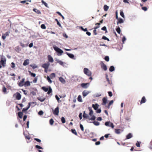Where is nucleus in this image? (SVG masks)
Returning <instances> with one entry per match:
<instances>
[{"label":"nucleus","mask_w":152,"mask_h":152,"mask_svg":"<svg viewBox=\"0 0 152 152\" xmlns=\"http://www.w3.org/2000/svg\"><path fill=\"white\" fill-rule=\"evenodd\" d=\"M36 104L37 103L36 102H30L28 103V105L26 107L23 109L22 110V112H25L29 109L31 106H32V107H33L36 105Z\"/></svg>","instance_id":"f257e3e1"},{"label":"nucleus","mask_w":152,"mask_h":152,"mask_svg":"<svg viewBox=\"0 0 152 152\" xmlns=\"http://www.w3.org/2000/svg\"><path fill=\"white\" fill-rule=\"evenodd\" d=\"M54 50L56 52L58 56H60L63 53V51L56 45L53 46Z\"/></svg>","instance_id":"f03ea898"},{"label":"nucleus","mask_w":152,"mask_h":152,"mask_svg":"<svg viewBox=\"0 0 152 152\" xmlns=\"http://www.w3.org/2000/svg\"><path fill=\"white\" fill-rule=\"evenodd\" d=\"M41 89L45 92H46L48 91L47 94H49L52 92V89L50 86H49L48 88L45 86H42Z\"/></svg>","instance_id":"7ed1b4c3"},{"label":"nucleus","mask_w":152,"mask_h":152,"mask_svg":"<svg viewBox=\"0 0 152 152\" xmlns=\"http://www.w3.org/2000/svg\"><path fill=\"white\" fill-rule=\"evenodd\" d=\"M83 72L84 73L88 76L89 77L91 75L92 73L87 68H85L83 69Z\"/></svg>","instance_id":"20e7f679"},{"label":"nucleus","mask_w":152,"mask_h":152,"mask_svg":"<svg viewBox=\"0 0 152 152\" xmlns=\"http://www.w3.org/2000/svg\"><path fill=\"white\" fill-rule=\"evenodd\" d=\"M104 125L110 127H111L112 128H114V125L113 123L110 121H107L105 122Z\"/></svg>","instance_id":"39448f33"},{"label":"nucleus","mask_w":152,"mask_h":152,"mask_svg":"<svg viewBox=\"0 0 152 152\" xmlns=\"http://www.w3.org/2000/svg\"><path fill=\"white\" fill-rule=\"evenodd\" d=\"M6 59L4 57H2L0 61V64L3 67L5 66L6 64Z\"/></svg>","instance_id":"423d86ee"},{"label":"nucleus","mask_w":152,"mask_h":152,"mask_svg":"<svg viewBox=\"0 0 152 152\" xmlns=\"http://www.w3.org/2000/svg\"><path fill=\"white\" fill-rule=\"evenodd\" d=\"M100 64L102 68L104 71H106L107 69V66L102 61L100 62Z\"/></svg>","instance_id":"0eeeda50"},{"label":"nucleus","mask_w":152,"mask_h":152,"mask_svg":"<svg viewBox=\"0 0 152 152\" xmlns=\"http://www.w3.org/2000/svg\"><path fill=\"white\" fill-rule=\"evenodd\" d=\"M59 112V107H57L54 110H53V114L56 115H58Z\"/></svg>","instance_id":"6e6552de"},{"label":"nucleus","mask_w":152,"mask_h":152,"mask_svg":"<svg viewBox=\"0 0 152 152\" xmlns=\"http://www.w3.org/2000/svg\"><path fill=\"white\" fill-rule=\"evenodd\" d=\"M50 65V63L48 62L47 63H44L42 64V67L45 69H48Z\"/></svg>","instance_id":"1a4fd4ad"},{"label":"nucleus","mask_w":152,"mask_h":152,"mask_svg":"<svg viewBox=\"0 0 152 152\" xmlns=\"http://www.w3.org/2000/svg\"><path fill=\"white\" fill-rule=\"evenodd\" d=\"M64 53L67 54L70 58H72L73 59H75V58H74L75 56L74 54L69 53L67 52H65Z\"/></svg>","instance_id":"9d476101"},{"label":"nucleus","mask_w":152,"mask_h":152,"mask_svg":"<svg viewBox=\"0 0 152 152\" xmlns=\"http://www.w3.org/2000/svg\"><path fill=\"white\" fill-rule=\"evenodd\" d=\"M89 83H82L81 84V87L85 88H87L89 86Z\"/></svg>","instance_id":"9b49d317"},{"label":"nucleus","mask_w":152,"mask_h":152,"mask_svg":"<svg viewBox=\"0 0 152 152\" xmlns=\"http://www.w3.org/2000/svg\"><path fill=\"white\" fill-rule=\"evenodd\" d=\"M16 95L15 98L16 99L18 100H20L21 98V95L19 92H17L16 93Z\"/></svg>","instance_id":"f8f14e48"},{"label":"nucleus","mask_w":152,"mask_h":152,"mask_svg":"<svg viewBox=\"0 0 152 152\" xmlns=\"http://www.w3.org/2000/svg\"><path fill=\"white\" fill-rule=\"evenodd\" d=\"M90 91H87L86 90H84L82 92V94L83 96L84 97L87 96L89 93Z\"/></svg>","instance_id":"ddd939ff"},{"label":"nucleus","mask_w":152,"mask_h":152,"mask_svg":"<svg viewBox=\"0 0 152 152\" xmlns=\"http://www.w3.org/2000/svg\"><path fill=\"white\" fill-rule=\"evenodd\" d=\"M25 80V79L24 78H23L20 82L18 83V85L19 87H21L24 86L23 83L24 82Z\"/></svg>","instance_id":"4468645a"},{"label":"nucleus","mask_w":152,"mask_h":152,"mask_svg":"<svg viewBox=\"0 0 152 152\" xmlns=\"http://www.w3.org/2000/svg\"><path fill=\"white\" fill-rule=\"evenodd\" d=\"M99 105L97 103H96L95 104H92V107L94 109L96 110H97L99 108Z\"/></svg>","instance_id":"2eb2a0df"},{"label":"nucleus","mask_w":152,"mask_h":152,"mask_svg":"<svg viewBox=\"0 0 152 152\" xmlns=\"http://www.w3.org/2000/svg\"><path fill=\"white\" fill-rule=\"evenodd\" d=\"M87 122L89 123H93L96 126H98L99 125L100 123L98 122V121H94L92 122L90 121L88 122V121H87Z\"/></svg>","instance_id":"dca6fc26"},{"label":"nucleus","mask_w":152,"mask_h":152,"mask_svg":"<svg viewBox=\"0 0 152 152\" xmlns=\"http://www.w3.org/2000/svg\"><path fill=\"white\" fill-rule=\"evenodd\" d=\"M48 60L49 62L52 63L53 62L54 60L52 57L50 55H48Z\"/></svg>","instance_id":"f3484780"},{"label":"nucleus","mask_w":152,"mask_h":152,"mask_svg":"<svg viewBox=\"0 0 152 152\" xmlns=\"http://www.w3.org/2000/svg\"><path fill=\"white\" fill-rule=\"evenodd\" d=\"M102 104L104 105H105L107 102V98L105 97H104L102 99Z\"/></svg>","instance_id":"a211bd4d"},{"label":"nucleus","mask_w":152,"mask_h":152,"mask_svg":"<svg viewBox=\"0 0 152 152\" xmlns=\"http://www.w3.org/2000/svg\"><path fill=\"white\" fill-rule=\"evenodd\" d=\"M133 137V135L131 133H129L126 136V139H129Z\"/></svg>","instance_id":"6ab92c4d"},{"label":"nucleus","mask_w":152,"mask_h":152,"mask_svg":"<svg viewBox=\"0 0 152 152\" xmlns=\"http://www.w3.org/2000/svg\"><path fill=\"white\" fill-rule=\"evenodd\" d=\"M88 109L89 111V115L90 116H92V115H93V111L92 110V108L90 107H88Z\"/></svg>","instance_id":"aec40b11"},{"label":"nucleus","mask_w":152,"mask_h":152,"mask_svg":"<svg viewBox=\"0 0 152 152\" xmlns=\"http://www.w3.org/2000/svg\"><path fill=\"white\" fill-rule=\"evenodd\" d=\"M29 60L28 59H27L25 60L24 61L23 64L24 66H26L29 64Z\"/></svg>","instance_id":"412c9836"},{"label":"nucleus","mask_w":152,"mask_h":152,"mask_svg":"<svg viewBox=\"0 0 152 152\" xmlns=\"http://www.w3.org/2000/svg\"><path fill=\"white\" fill-rule=\"evenodd\" d=\"M146 101V99L145 98L144 96H143L140 102V104H142V103H144Z\"/></svg>","instance_id":"4be33fe9"},{"label":"nucleus","mask_w":152,"mask_h":152,"mask_svg":"<svg viewBox=\"0 0 152 152\" xmlns=\"http://www.w3.org/2000/svg\"><path fill=\"white\" fill-rule=\"evenodd\" d=\"M30 85V83L29 81L28 80L25 82L24 86L25 87L28 86Z\"/></svg>","instance_id":"5701e85b"},{"label":"nucleus","mask_w":152,"mask_h":152,"mask_svg":"<svg viewBox=\"0 0 152 152\" xmlns=\"http://www.w3.org/2000/svg\"><path fill=\"white\" fill-rule=\"evenodd\" d=\"M91 116V118H88V120H91V121H94L96 118V117L94 115H92V116Z\"/></svg>","instance_id":"b1692460"},{"label":"nucleus","mask_w":152,"mask_h":152,"mask_svg":"<svg viewBox=\"0 0 152 152\" xmlns=\"http://www.w3.org/2000/svg\"><path fill=\"white\" fill-rule=\"evenodd\" d=\"M115 70V67L113 66H110L109 70L110 72H113Z\"/></svg>","instance_id":"393cba45"},{"label":"nucleus","mask_w":152,"mask_h":152,"mask_svg":"<svg viewBox=\"0 0 152 152\" xmlns=\"http://www.w3.org/2000/svg\"><path fill=\"white\" fill-rule=\"evenodd\" d=\"M2 91L4 94H7L8 92H7V89L4 86L2 88Z\"/></svg>","instance_id":"a878e982"},{"label":"nucleus","mask_w":152,"mask_h":152,"mask_svg":"<svg viewBox=\"0 0 152 152\" xmlns=\"http://www.w3.org/2000/svg\"><path fill=\"white\" fill-rule=\"evenodd\" d=\"M23 112L20 111L18 112V117L20 118H22L23 117Z\"/></svg>","instance_id":"bb28decb"},{"label":"nucleus","mask_w":152,"mask_h":152,"mask_svg":"<svg viewBox=\"0 0 152 152\" xmlns=\"http://www.w3.org/2000/svg\"><path fill=\"white\" fill-rule=\"evenodd\" d=\"M33 11L35 12L37 14H41V12L40 11L36 8H34L33 10Z\"/></svg>","instance_id":"cd10ccee"},{"label":"nucleus","mask_w":152,"mask_h":152,"mask_svg":"<svg viewBox=\"0 0 152 152\" xmlns=\"http://www.w3.org/2000/svg\"><path fill=\"white\" fill-rule=\"evenodd\" d=\"M116 31L118 34L121 33V30L120 27L119 26H116L115 29Z\"/></svg>","instance_id":"c85d7f7f"},{"label":"nucleus","mask_w":152,"mask_h":152,"mask_svg":"<svg viewBox=\"0 0 152 152\" xmlns=\"http://www.w3.org/2000/svg\"><path fill=\"white\" fill-rule=\"evenodd\" d=\"M59 80L63 83H65V80L62 77H60L59 78Z\"/></svg>","instance_id":"c756f323"},{"label":"nucleus","mask_w":152,"mask_h":152,"mask_svg":"<svg viewBox=\"0 0 152 152\" xmlns=\"http://www.w3.org/2000/svg\"><path fill=\"white\" fill-rule=\"evenodd\" d=\"M37 99L41 102H43L45 100V98H42L41 97H38Z\"/></svg>","instance_id":"7c9ffc66"},{"label":"nucleus","mask_w":152,"mask_h":152,"mask_svg":"<svg viewBox=\"0 0 152 152\" xmlns=\"http://www.w3.org/2000/svg\"><path fill=\"white\" fill-rule=\"evenodd\" d=\"M28 72L30 75L31 76V77H35L36 74L33 73H32L30 71H28Z\"/></svg>","instance_id":"2f4dec72"},{"label":"nucleus","mask_w":152,"mask_h":152,"mask_svg":"<svg viewBox=\"0 0 152 152\" xmlns=\"http://www.w3.org/2000/svg\"><path fill=\"white\" fill-rule=\"evenodd\" d=\"M77 100L78 102H82L83 101L81 96L80 95H79L77 98Z\"/></svg>","instance_id":"473e14b6"},{"label":"nucleus","mask_w":152,"mask_h":152,"mask_svg":"<svg viewBox=\"0 0 152 152\" xmlns=\"http://www.w3.org/2000/svg\"><path fill=\"white\" fill-rule=\"evenodd\" d=\"M120 15L123 18H124L125 16L124 15V13L122 10H120Z\"/></svg>","instance_id":"72a5a7b5"},{"label":"nucleus","mask_w":152,"mask_h":152,"mask_svg":"<svg viewBox=\"0 0 152 152\" xmlns=\"http://www.w3.org/2000/svg\"><path fill=\"white\" fill-rule=\"evenodd\" d=\"M109 8V7L106 5H104V10L105 11H107L108 10Z\"/></svg>","instance_id":"f704fd0d"},{"label":"nucleus","mask_w":152,"mask_h":152,"mask_svg":"<svg viewBox=\"0 0 152 152\" xmlns=\"http://www.w3.org/2000/svg\"><path fill=\"white\" fill-rule=\"evenodd\" d=\"M55 21H56L57 23V24L60 27H61V28H62V27L61 26V23H60L59 22L58 20L57 19V18H56L55 19Z\"/></svg>","instance_id":"c9c22d12"},{"label":"nucleus","mask_w":152,"mask_h":152,"mask_svg":"<svg viewBox=\"0 0 152 152\" xmlns=\"http://www.w3.org/2000/svg\"><path fill=\"white\" fill-rule=\"evenodd\" d=\"M41 2L42 3V4H44L45 6L46 7L49 8V7L48 6V4L45 2L43 0H41Z\"/></svg>","instance_id":"e433bc0d"},{"label":"nucleus","mask_w":152,"mask_h":152,"mask_svg":"<svg viewBox=\"0 0 152 152\" xmlns=\"http://www.w3.org/2000/svg\"><path fill=\"white\" fill-rule=\"evenodd\" d=\"M46 79L50 83H52V81L51 80V79L49 76H47Z\"/></svg>","instance_id":"4c0bfd02"},{"label":"nucleus","mask_w":152,"mask_h":152,"mask_svg":"<svg viewBox=\"0 0 152 152\" xmlns=\"http://www.w3.org/2000/svg\"><path fill=\"white\" fill-rule=\"evenodd\" d=\"M50 76L51 79H52L56 77L55 74L54 73H52L50 74Z\"/></svg>","instance_id":"58836bf2"},{"label":"nucleus","mask_w":152,"mask_h":152,"mask_svg":"<svg viewBox=\"0 0 152 152\" xmlns=\"http://www.w3.org/2000/svg\"><path fill=\"white\" fill-rule=\"evenodd\" d=\"M71 132L72 133L75 134L76 135H77V133L75 129H71Z\"/></svg>","instance_id":"ea45409f"},{"label":"nucleus","mask_w":152,"mask_h":152,"mask_svg":"<svg viewBox=\"0 0 152 152\" xmlns=\"http://www.w3.org/2000/svg\"><path fill=\"white\" fill-rule=\"evenodd\" d=\"M30 66L32 67L33 69H34L35 68L38 67L35 64H30Z\"/></svg>","instance_id":"a19ab883"},{"label":"nucleus","mask_w":152,"mask_h":152,"mask_svg":"<svg viewBox=\"0 0 152 152\" xmlns=\"http://www.w3.org/2000/svg\"><path fill=\"white\" fill-rule=\"evenodd\" d=\"M118 21L120 23H124V21L123 19L121 18H118Z\"/></svg>","instance_id":"79ce46f5"},{"label":"nucleus","mask_w":152,"mask_h":152,"mask_svg":"<svg viewBox=\"0 0 152 152\" xmlns=\"http://www.w3.org/2000/svg\"><path fill=\"white\" fill-rule=\"evenodd\" d=\"M101 30L103 31H105L106 33L107 32V28L105 26H104L103 27H102L101 28Z\"/></svg>","instance_id":"37998d69"},{"label":"nucleus","mask_w":152,"mask_h":152,"mask_svg":"<svg viewBox=\"0 0 152 152\" xmlns=\"http://www.w3.org/2000/svg\"><path fill=\"white\" fill-rule=\"evenodd\" d=\"M61 120L62 123L63 124H64L65 123V122H66L65 119L64 117H62L61 118Z\"/></svg>","instance_id":"c03bdc74"},{"label":"nucleus","mask_w":152,"mask_h":152,"mask_svg":"<svg viewBox=\"0 0 152 152\" xmlns=\"http://www.w3.org/2000/svg\"><path fill=\"white\" fill-rule=\"evenodd\" d=\"M80 28L82 31H83L84 32H86L87 31V29L86 28H83V26H80Z\"/></svg>","instance_id":"a18cd8bd"},{"label":"nucleus","mask_w":152,"mask_h":152,"mask_svg":"<svg viewBox=\"0 0 152 152\" xmlns=\"http://www.w3.org/2000/svg\"><path fill=\"white\" fill-rule=\"evenodd\" d=\"M83 117L84 118H88H88H89L88 115L87 114H83Z\"/></svg>","instance_id":"49530a36"},{"label":"nucleus","mask_w":152,"mask_h":152,"mask_svg":"<svg viewBox=\"0 0 152 152\" xmlns=\"http://www.w3.org/2000/svg\"><path fill=\"white\" fill-rule=\"evenodd\" d=\"M55 98H56V99L57 100L58 102V103H60V102H61V101L60 100V98H59V97H58V96L57 95H55Z\"/></svg>","instance_id":"de8ad7c7"},{"label":"nucleus","mask_w":152,"mask_h":152,"mask_svg":"<svg viewBox=\"0 0 152 152\" xmlns=\"http://www.w3.org/2000/svg\"><path fill=\"white\" fill-rule=\"evenodd\" d=\"M115 132L116 134H120V133L121 132H120V131L121 130L120 129H115Z\"/></svg>","instance_id":"09e8293b"},{"label":"nucleus","mask_w":152,"mask_h":152,"mask_svg":"<svg viewBox=\"0 0 152 152\" xmlns=\"http://www.w3.org/2000/svg\"><path fill=\"white\" fill-rule=\"evenodd\" d=\"M54 122V120H53V119L51 118L49 120V123L50 124V125H52L53 124V123Z\"/></svg>","instance_id":"8fccbe9b"},{"label":"nucleus","mask_w":152,"mask_h":152,"mask_svg":"<svg viewBox=\"0 0 152 152\" xmlns=\"http://www.w3.org/2000/svg\"><path fill=\"white\" fill-rule=\"evenodd\" d=\"M141 143V142L137 141L136 143V146L138 147H140V144Z\"/></svg>","instance_id":"3c124183"},{"label":"nucleus","mask_w":152,"mask_h":152,"mask_svg":"<svg viewBox=\"0 0 152 152\" xmlns=\"http://www.w3.org/2000/svg\"><path fill=\"white\" fill-rule=\"evenodd\" d=\"M104 59L107 62L109 61L110 60L109 56H106L104 58Z\"/></svg>","instance_id":"603ef678"},{"label":"nucleus","mask_w":152,"mask_h":152,"mask_svg":"<svg viewBox=\"0 0 152 152\" xmlns=\"http://www.w3.org/2000/svg\"><path fill=\"white\" fill-rule=\"evenodd\" d=\"M35 147V148H36L38 149L39 150L40 149H43V148L42 147H41L40 146H39V145H36Z\"/></svg>","instance_id":"864d4df0"},{"label":"nucleus","mask_w":152,"mask_h":152,"mask_svg":"<svg viewBox=\"0 0 152 152\" xmlns=\"http://www.w3.org/2000/svg\"><path fill=\"white\" fill-rule=\"evenodd\" d=\"M38 79V77H35V78L33 80V82L34 83H36L37 82V80Z\"/></svg>","instance_id":"5fc2aeb1"},{"label":"nucleus","mask_w":152,"mask_h":152,"mask_svg":"<svg viewBox=\"0 0 152 152\" xmlns=\"http://www.w3.org/2000/svg\"><path fill=\"white\" fill-rule=\"evenodd\" d=\"M41 28L43 29H46V27L44 24H42L41 25Z\"/></svg>","instance_id":"6e6d98bb"},{"label":"nucleus","mask_w":152,"mask_h":152,"mask_svg":"<svg viewBox=\"0 0 152 152\" xmlns=\"http://www.w3.org/2000/svg\"><path fill=\"white\" fill-rule=\"evenodd\" d=\"M126 40V38L125 36H123L122 38V42H123V43L124 44V42Z\"/></svg>","instance_id":"4d7b16f0"},{"label":"nucleus","mask_w":152,"mask_h":152,"mask_svg":"<svg viewBox=\"0 0 152 152\" xmlns=\"http://www.w3.org/2000/svg\"><path fill=\"white\" fill-rule=\"evenodd\" d=\"M34 139L36 141L39 142H41V140L40 139H39L38 138H34Z\"/></svg>","instance_id":"13d9d810"},{"label":"nucleus","mask_w":152,"mask_h":152,"mask_svg":"<svg viewBox=\"0 0 152 152\" xmlns=\"http://www.w3.org/2000/svg\"><path fill=\"white\" fill-rule=\"evenodd\" d=\"M43 111L41 110L39 112L38 114L39 115H42L43 114Z\"/></svg>","instance_id":"bf43d9fd"},{"label":"nucleus","mask_w":152,"mask_h":152,"mask_svg":"<svg viewBox=\"0 0 152 152\" xmlns=\"http://www.w3.org/2000/svg\"><path fill=\"white\" fill-rule=\"evenodd\" d=\"M101 112V109H98L97 110H96V112L98 113H99Z\"/></svg>","instance_id":"052dcab7"},{"label":"nucleus","mask_w":152,"mask_h":152,"mask_svg":"<svg viewBox=\"0 0 152 152\" xmlns=\"http://www.w3.org/2000/svg\"><path fill=\"white\" fill-rule=\"evenodd\" d=\"M101 94H99L98 93H97L95 95V97H98L100 96H101Z\"/></svg>","instance_id":"680f3d73"},{"label":"nucleus","mask_w":152,"mask_h":152,"mask_svg":"<svg viewBox=\"0 0 152 152\" xmlns=\"http://www.w3.org/2000/svg\"><path fill=\"white\" fill-rule=\"evenodd\" d=\"M108 95L110 97H111L113 96L112 93L111 91H109L108 92Z\"/></svg>","instance_id":"e2e57ef3"},{"label":"nucleus","mask_w":152,"mask_h":152,"mask_svg":"<svg viewBox=\"0 0 152 152\" xmlns=\"http://www.w3.org/2000/svg\"><path fill=\"white\" fill-rule=\"evenodd\" d=\"M79 118L80 120H81L82 118V113H80L79 115Z\"/></svg>","instance_id":"0e129e2a"},{"label":"nucleus","mask_w":152,"mask_h":152,"mask_svg":"<svg viewBox=\"0 0 152 152\" xmlns=\"http://www.w3.org/2000/svg\"><path fill=\"white\" fill-rule=\"evenodd\" d=\"M80 129H81V130L82 131H83L84 129V127H83V125H82L81 124H80Z\"/></svg>","instance_id":"69168bd1"},{"label":"nucleus","mask_w":152,"mask_h":152,"mask_svg":"<svg viewBox=\"0 0 152 152\" xmlns=\"http://www.w3.org/2000/svg\"><path fill=\"white\" fill-rule=\"evenodd\" d=\"M11 64H12V65L11 66V67L12 68H15V64L14 62H12L11 63Z\"/></svg>","instance_id":"338daca9"},{"label":"nucleus","mask_w":152,"mask_h":152,"mask_svg":"<svg viewBox=\"0 0 152 152\" xmlns=\"http://www.w3.org/2000/svg\"><path fill=\"white\" fill-rule=\"evenodd\" d=\"M142 9L144 11H146L147 10V8L146 7H142Z\"/></svg>","instance_id":"774afa93"}]
</instances>
